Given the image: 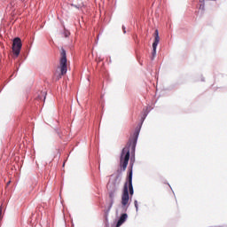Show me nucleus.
Instances as JSON below:
<instances>
[{"mask_svg": "<svg viewBox=\"0 0 227 227\" xmlns=\"http://www.w3.org/2000/svg\"><path fill=\"white\" fill-rule=\"evenodd\" d=\"M150 114V110L148 108L143 110L141 122L135 129V132L133 133V139L129 140V145L125 146L121 153L120 156V168H122V171L127 169V166H129V160H130V146L131 150H136V145H137V139L139 138V132H141V127H143V123H145V120H146V116Z\"/></svg>", "mask_w": 227, "mask_h": 227, "instance_id": "f257e3e1", "label": "nucleus"}, {"mask_svg": "<svg viewBox=\"0 0 227 227\" xmlns=\"http://www.w3.org/2000/svg\"><path fill=\"white\" fill-rule=\"evenodd\" d=\"M120 184H121V172L118 170L117 174H113L110 176V179L106 185L110 203L108 205V208L105 211V214H106L105 226L106 227H109V220L107 219V216L109 215V212H111V209L113 208V205H114V198L118 196V190L120 189Z\"/></svg>", "mask_w": 227, "mask_h": 227, "instance_id": "f03ea898", "label": "nucleus"}, {"mask_svg": "<svg viewBox=\"0 0 227 227\" xmlns=\"http://www.w3.org/2000/svg\"><path fill=\"white\" fill-rule=\"evenodd\" d=\"M129 196H134V186L132 185V169L129 174L128 182H126L123 186L121 200V205L120 206L121 212H127L129 210V207H130V204L129 203V200H130Z\"/></svg>", "mask_w": 227, "mask_h": 227, "instance_id": "7ed1b4c3", "label": "nucleus"}, {"mask_svg": "<svg viewBox=\"0 0 227 227\" xmlns=\"http://www.w3.org/2000/svg\"><path fill=\"white\" fill-rule=\"evenodd\" d=\"M22 50V41L20 37H15L12 41V51L16 58H19L20 51Z\"/></svg>", "mask_w": 227, "mask_h": 227, "instance_id": "20e7f679", "label": "nucleus"}, {"mask_svg": "<svg viewBox=\"0 0 227 227\" xmlns=\"http://www.w3.org/2000/svg\"><path fill=\"white\" fill-rule=\"evenodd\" d=\"M67 51L65 50H62L61 51V59H60V72L61 75H65L67 72Z\"/></svg>", "mask_w": 227, "mask_h": 227, "instance_id": "39448f33", "label": "nucleus"}, {"mask_svg": "<svg viewBox=\"0 0 227 227\" xmlns=\"http://www.w3.org/2000/svg\"><path fill=\"white\" fill-rule=\"evenodd\" d=\"M127 219H129V215H127V213L121 214L116 223V227L121 226V224H123L127 221Z\"/></svg>", "mask_w": 227, "mask_h": 227, "instance_id": "423d86ee", "label": "nucleus"}, {"mask_svg": "<svg viewBox=\"0 0 227 227\" xmlns=\"http://www.w3.org/2000/svg\"><path fill=\"white\" fill-rule=\"evenodd\" d=\"M159 44L153 43V51H152V57L151 59L153 61L155 59V57L157 56V46Z\"/></svg>", "mask_w": 227, "mask_h": 227, "instance_id": "0eeeda50", "label": "nucleus"}, {"mask_svg": "<svg viewBox=\"0 0 227 227\" xmlns=\"http://www.w3.org/2000/svg\"><path fill=\"white\" fill-rule=\"evenodd\" d=\"M159 42H160V37L159 36V30L154 31V41L153 43L159 45Z\"/></svg>", "mask_w": 227, "mask_h": 227, "instance_id": "6e6552de", "label": "nucleus"}, {"mask_svg": "<svg viewBox=\"0 0 227 227\" xmlns=\"http://www.w3.org/2000/svg\"><path fill=\"white\" fill-rule=\"evenodd\" d=\"M47 97V92L46 91H41L38 95H37V97H36V98H37V100H45V98Z\"/></svg>", "mask_w": 227, "mask_h": 227, "instance_id": "1a4fd4ad", "label": "nucleus"}, {"mask_svg": "<svg viewBox=\"0 0 227 227\" xmlns=\"http://www.w3.org/2000/svg\"><path fill=\"white\" fill-rule=\"evenodd\" d=\"M135 158H131L130 159V162H129V174H130V170L132 171L133 168H134V162H135Z\"/></svg>", "mask_w": 227, "mask_h": 227, "instance_id": "9d476101", "label": "nucleus"}, {"mask_svg": "<svg viewBox=\"0 0 227 227\" xmlns=\"http://www.w3.org/2000/svg\"><path fill=\"white\" fill-rule=\"evenodd\" d=\"M134 205H135L136 212H138L139 211V205L137 204V200H134Z\"/></svg>", "mask_w": 227, "mask_h": 227, "instance_id": "9b49d317", "label": "nucleus"}, {"mask_svg": "<svg viewBox=\"0 0 227 227\" xmlns=\"http://www.w3.org/2000/svg\"><path fill=\"white\" fill-rule=\"evenodd\" d=\"M122 31H123L124 35L127 33L126 27L123 25H122Z\"/></svg>", "mask_w": 227, "mask_h": 227, "instance_id": "f8f14e48", "label": "nucleus"}, {"mask_svg": "<svg viewBox=\"0 0 227 227\" xmlns=\"http://www.w3.org/2000/svg\"><path fill=\"white\" fill-rule=\"evenodd\" d=\"M2 215H3V209L0 208V221H1V219H2Z\"/></svg>", "mask_w": 227, "mask_h": 227, "instance_id": "ddd939ff", "label": "nucleus"}, {"mask_svg": "<svg viewBox=\"0 0 227 227\" xmlns=\"http://www.w3.org/2000/svg\"><path fill=\"white\" fill-rule=\"evenodd\" d=\"M13 3H11V4L10 5H8V7H7V10H8V8H12V7H13Z\"/></svg>", "mask_w": 227, "mask_h": 227, "instance_id": "4468645a", "label": "nucleus"}, {"mask_svg": "<svg viewBox=\"0 0 227 227\" xmlns=\"http://www.w3.org/2000/svg\"><path fill=\"white\" fill-rule=\"evenodd\" d=\"M69 35H70V32H66L65 33V36L67 37V36H69Z\"/></svg>", "mask_w": 227, "mask_h": 227, "instance_id": "2eb2a0df", "label": "nucleus"}, {"mask_svg": "<svg viewBox=\"0 0 227 227\" xmlns=\"http://www.w3.org/2000/svg\"><path fill=\"white\" fill-rule=\"evenodd\" d=\"M72 6H74V8H79V5L72 4Z\"/></svg>", "mask_w": 227, "mask_h": 227, "instance_id": "dca6fc26", "label": "nucleus"}, {"mask_svg": "<svg viewBox=\"0 0 227 227\" xmlns=\"http://www.w3.org/2000/svg\"><path fill=\"white\" fill-rule=\"evenodd\" d=\"M102 59H103L102 58L98 57V61H102Z\"/></svg>", "mask_w": 227, "mask_h": 227, "instance_id": "f3484780", "label": "nucleus"}, {"mask_svg": "<svg viewBox=\"0 0 227 227\" xmlns=\"http://www.w3.org/2000/svg\"><path fill=\"white\" fill-rule=\"evenodd\" d=\"M10 184H11V181H9V182L7 183V185H10Z\"/></svg>", "mask_w": 227, "mask_h": 227, "instance_id": "a211bd4d", "label": "nucleus"}, {"mask_svg": "<svg viewBox=\"0 0 227 227\" xmlns=\"http://www.w3.org/2000/svg\"><path fill=\"white\" fill-rule=\"evenodd\" d=\"M116 214H118V210H116Z\"/></svg>", "mask_w": 227, "mask_h": 227, "instance_id": "6ab92c4d", "label": "nucleus"}]
</instances>
